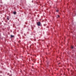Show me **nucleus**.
<instances>
[{"instance_id":"obj_1","label":"nucleus","mask_w":76,"mask_h":76,"mask_svg":"<svg viewBox=\"0 0 76 76\" xmlns=\"http://www.w3.org/2000/svg\"><path fill=\"white\" fill-rule=\"evenodd\" d=\"M37 25L38 26H41V22H37Z\"/></svg>"},{"instance_id":"obj_2","label":"nucleus","mask_w":76,"mask_h":76,"mask_svg":"<svg viewBox=\"0 0 76 76\" xmlns=\"http://www.w3.org/2000/svg\"><path fill=\"white\" fill-rule=\"evenodd\" d=\"M56 17L57 18H60V16H59V15H56Z\"/></svg>"},{"instance_id":"obj_3","label":"nucleus","mask_w":76,"mask_h":76,"mask_svg":"<svg viewBox=\"0 0 76 76\" xmlns=\"http://www.w3.org/2000/svg\"><path fill=\"white\" fill-rule=\"evenodd\" d=\"M13 13L14 15H16V12L15 11V12H13Z\"/></svg>"},{"instance_id":"obj_4","label":"nucleus","mask_w":76,"mask_h":76,"mask_svg":"<svg viewBox=\"0 0 76 76\" xmlns=\"http://www.w3.org/2000/svg\"><path fill=\"white\" fill-rule=\"evenodd\" d=\"M9 17L7 16V19L8 20H9Z\"/></svg>"},{"instance_id":"obj_5","label":"nucleus","mask_w":76,"mask_h":76,"mask_svg":"<svg viewBox=\"0 0 76 76\" xmlns=\"http://www.w3.org/2000/svg\"><path fill=\"white\" fill-rule=\"evenodd\" d=\"M13 37H14V36L12 35H11V38H12Z\"/></svg>"},{"instance_id":"obj_6","label":"nucleus","mask_w":76,"mask_h":76,"mask_svg":"<svg viewBox=\"0 0 76 76\" xmlns=\"http://www.w3.org/2000/svg\"><path fill=\"white\" fill-rule=\"evenodd\" d=\"M71 48H72V49H73V46H71Z\"/></svg>"},{"instance_id":"obj_7","label":"nucleus","mask_w":76,"mask_h":76,"mask_svg":"<svg viewBox=\"0 0 76 76\" xmlns=\"http://www.w3.org/2000/svg\"><path fill=\"white\" fill-rule=\"evenodd\" d=\"M56 12H58V10H56Z\"/></svg>"}]
</instances>
